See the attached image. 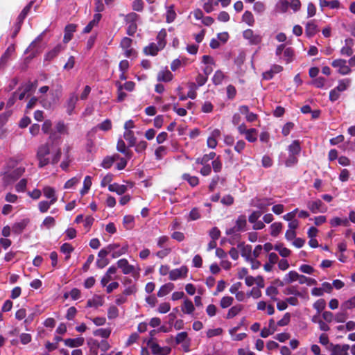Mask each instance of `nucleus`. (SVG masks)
Segmentation results:
<instances>
[{"label": "nucleus", "mask_w": 355, "mask_h": 355, "mask_svg": "<svg viewBox=\"0 0 355 355\" xmlns=\"http://www.w3.org/2000/svg\"><path fill=\"white\" fill-rule=\"evenodd\" d=\"M51 152L50 144L46 143L40 145L37 150L36 158L38 160V167L43 168L49 164H56L60 159L62 151L60 148H58L53 154L51 159L49 157Z\"/></svg>", "instance_id": "nucleus-1"}, {"label": "nucleus", "mask_w": 355, "mask_h": 355, "mask_svg": "<svg viewBox=\"0 0 355 355\" xmlns=\"http://www.w3.org/2000/svg\"><path fill=\"white\" fill-rule=\"evenodd\" d=\"M25 172V168L20 166L12 171H6L2 174V180L6 186L10 185L17 180Z\"/></svg>", "instance_id": "nucleus-2"}, {"label": "nucleus", "mask_w": 355, "mask_h": 355, "mask_svg": "<svg viewBox=\"0 0 355 355\" xmlns=\"http://www.w3.org/2000/svg\"><path fill=\"white\" fill-rule=\"evenodd\" d=\"M146 344L154 355H169L171 352V347H161L159 344L153 341L152 338H149L146 341Z\"/></svg>", "instance_id": "nucleus-3"}, {"label": "nucleus", "mask_w": 355, "mask_h": 355, "mask_svg": "<svg viewBox=\"0 0 355 355\" xmlns=\"http://www.w3.org/2000/svg\"><path fill=\"white\" fill-rule=\"evenodd\" d=\"M331 66L334 68H338V72L341 75H347L352 71L349 66L347 65V61L344 59L333 60Z\"/></svg>", "instance_id": "nucleus-4"}, {"label": "nucleus", "mask_w": 355, "mask_h": 355, "mask_svg": "<svg viewBox=\"0 0 355 355\" xmlns=\"http://www.w3.org/2000/svg\"><path fill=\"white\" fill-rule=\"evenodd\" d=\"M307 207L313 214L318 212L324 213L327 210V207L320 199L308 202Z\"/></svg>", "instance_id": "nucleus-5"}, {"label": "nucleus", "mask_w": 355, "mask_h": 355, "mask_svg": "<svg viewBox=\"0 0 355 355\" xmlns=\"http://www.w3.org/2000/svg\"><path fill=\"white\" fill-rule=\"evenodd\" d=\"M327 349L330 351H334V355H349V345L347 344L340 345L339 344L334 345L330 343Z\"/></svg>", "instance_id": "nucleus-6"}, {"label": "nucleus", "mask_w": 355, "mask_h": 355, "mask_svg": "<svg viewBox=\"0 0 355 355\" xmlns=\"http://www.w3.org/2000/svg\"><path fill=\"white\" fill-rule=\"evenodd\" d=\"M243 36L249 40L251 44L257 45L261 42L262 37L259 35H254L252 29H247L243 31Z\"/></svg>", "instance_id": "nucleus-7"}, {"label": "nucleus", "mask_w": 355, "mask_h": 355, "mask_svg": "<svg viewBox=\"0 0 355 355\" xmlns=\"http://www.w3.org/2000/svg\"><path fill=\"white\" fill-rule=\"evenodd\" d=\"M188 273V268L187 266H182L180 268H176L169 272V279L175 281L180 278L187 277Z\"/></svg>", "instance_id": "nucleus-8"}, {"label": "nucleus", "mask_w": 355, "mask_h": 355, "mask_svg": "<svg viewBox=\"0 0 355 355\" xmlns=\"http://www.w3.org/2000/svg\"><path fill=\"white\" fill-rule=\"evenodd\" d=\"M30 223V219L26 218L21 220L19 222L15 223L12 226V231L15 234H21L28 225Z\"/></svg>", "instance_id": "nucleus-9"}, {"label": "nucleus", "mask_w": 355, "mask_h": 355, "mask_svg": "<svg viewBox=\"0 0 355 355\" xmlns=\"http://www.w3.org/2000/svg\"><path fill=\"white\" fill-rule=\"evenodd\" d=\"M117 266L121 269L124 275H128L133 272L135 267L130 265L126 259H121L117 261Z\"/></svg>", "instance_id": "nucleus-10"}, {"label": "nucleus", "mask_w": 355, "mask_h": 355, "mask_svg": "<svg viewBox=\"0 0 355 355\" xmlns=\"http://www.w3.org/2000/svg\"><path fill=\"white\" fill-rule=\"evenodd\" d=\"M283 71V67L279 64H273L270 69L263 73L262 77L264 80H271L274 75Z\"/></svg>", "instance_id": "nucleus-11"}, {"label": "nucleus", "mask_w": 355, "mask_h": 355, "mask_svg": "<svg viewBox=\"0 0 355 355\" xmlns=\"http://www.w3.org/2000/svg\"><path fill=\"white\" fill-rule=\"evenodd\" d=\"M77 25L74 24H67L64 28L63 42L67 44L73 37V33L76 31Z\"/></svg>", "instance_id": "nucleus-12"}, {"label": "nucleus", "mask_w": 355, "mask_h": 355, "mask_svg": "<svg viewBox=\"0 0 355 355\" xmlns=\"http://www.w3.org/2000/svg\"><path fill=\"white\" fill-rule=\"evenodd\" d=\"M116 150L119 152L123 153L128 159H131L133 155L132 152L126 147V145L122 139H118L116 144Z\"/></svg>", "instance_id": "nucleus-13"}, {"label": "nucleus", "mask_w": 355, "mask_h": 355, "mask_svg": "<svg viewBox=\"0 0 355 355\" xmlns=\"http://www.w3.org/2000/svg\"><path fill=\"white\" fill-rule=\"evenodd\" d=\"M345 42V45L340 49V53L343 55L351 56L354 53L352 49L354 41L352 38H347Z\"/></svg>", "instance_id": "nucleus-14"}, {"label": "nucleus", "mask_w": 355, "mask_h": 355, "mask_svg": "<svg viewBox=\"0 0 355 355\" xmlns=\"http://www.w3.org/2000/svg\"><path fill=\"white\" fill-rule=\"evenodd\" d=\"M318 26L315 23L314 20L307 22L305 27V34L308 37H312L318 33Z\"/></svg>", "instance_id": "nucleus-15"}, {"label": "nucleus", "mask_w": 355, "mask_h": 355, "mask_svg": "<svg viewBox=\"0 0 355 355\" xmlns=\"http://www.w3.org/2000/svg\"><path fill=\"white\" fill-rule=\"evenodd\" d=\"M64 46L61 44H57L52 50L49 51L45 55V60L51 61L55 58L62 50Z\"/></svg>", "instance_id": "nucleus-16"}, {"label": "nucleus", "mask_w": 355, "mask_h": 355, "mask_svg": "<svg viewBox=\"0 0 355 355\" xmlns=\"http://www.w3.org/2000/svg\"><path fill=\"white\" fill-rule=\"evenodd\" d=\"M78 100V98L76 94L72 93L70 94V96L67 102V112L69 115L72 114L73 110L75 109Z\"/></svg>", "instance_id": "nucleus-17"}, {"label": "nucleus", "mask_w": 355, "mask_h": 355, "mask_svg": "<svg viewBox=\"0 0 355 355\" xmlns=\"http://www.w3.org/2000/svg\"><path fill=\"white\" fill-rule=\"evenodd\" d=\"M102 15L100 13H96L94 15L93 19L91 20L88 24L84 28L83 33H89L92 31V28L96 26L101 20Z\"/></svg>", "instance_id": "nucleus-18"}, {"label": "nucleus", "mask_w": 355, "mask_h": 355, "mask_svg": "<svg viewBox=\"0 0 355 355\" xmlns=\"http://www.w3.org/2000/svg\"><path fill=\"white\" fill-rule=\"evenodd\" d=\"M104 300L102 296L95 295L93 298L89 299L87 302V307L98 308L103 306Z\"/></svg>", "instance_id": "nucleus-19"}, {"label": "nucleus", "mask_w": 355, "mask_h": 355, "mask_svg": "<svg viewBox=\"0 0 355 355\" xmlns=\"http://www.w3.org/2000/svg\"><path fill=\"white\" fill-rule=\"evenodd\" d=\"M85 339L83 337L76 338H67L64 340V345L69 347H77L84 344Z\"/></svg>", "instance_id": "nucleus-20"}, {"label": "nucleus", "mask_w": 355, "mask_h": 355, "mask_svg": "<svg viewBox=\"0 0 355 355\" xmlns=\"http://www.w3.org/2000/svg\"><path fill=\"white\" fill-rule=\"evenodd\" d=\"M108 189L110 191L116 192L118 195H123L127 191V187L123 184L114 183L109 184Z\"/></svg>", "instance_id": "nucleus-21"}, {"label": "nucleus", "mask_w": 355, "mask_h": 355, "mask_svg": "<svg viewBox=\"0 0 355 355\" xmlns=\"http://www.w3.org/2000/svg\"><path fill=\"white\" fill-rule=\"evenodd\" d=\"M115 248H119V243L109 244L107 247L101 249L98 254V257L101 259H106V256L110 254Z\"/></svg>", "instance_id": "nucleus-22"}, {"label": "nucleus", "mask_w": 355, "mask_h": 355, "mask_svg": "<svg viewBox=\"0 0 355 355\" xmlns=\"http://www.w3.org/2000/svg\"><path fill=\"white\" fill-rule=\"evenodd\" d=\"M290 155L297 156L301 152L300 142L299 140H294L288 147Z\"/></svg>", "instance_id": "nucleus-23"}, {"label": "nucleus", "mask_w": 355, "mask_h": 355, "mask_svg": "<svg viewBox=\"0 0 355 355\" xmlns=\"http://www.w3.org/2000/svg\"><path fill=\"white\" fill-rule=\"evenodd\" d=\"M174 288V284L173 283H167L162 286L157 292V296L162 297L168 294Z\"/></svg>", "instance_id": "nucleus-24"}, {"label": "nucleus", "mask_w": 355, "mask_h": 355, "mask_svg": "<svg viewBox=\"0 0 355 355\" xmlns=\"http://www.w3.org/2000/svg\"><path fill=\"white\" fill-rule=\"evenodd\" d=\"M124 139L128 142V147H133L136 144L137 138L132 130H126L123 133Z\"/></svg>", "instance_id": "nucleus-25"}, {"label": "nucleus", "mask_w": 355, "mask_h": 355, "mask_svg": "<svg viewBox=\"0 0 355 355\" xmlns=\"http://www.w3.org/2000/svg\"><path fill=\"white\" fill-rule=\"evenodd\" d=\"M172 73L166 69L160 71L157 74V80L163 81V82H168L171 81L173 78Z\"/></svg>", "instance_id": "nucleus-26"}, {"label": "nucleus", "mask_w": 355, "mask_h": 355, "mask_svg": "<svg viewBox=\"0 0 355 355\" xmlns=\"http://www.w3.org/2000/svg\"><path fill=\"white\" fill-rule=\"evenodd\" d=\"M247 225L246 216L245 215H240L237 218L236 220L235 227L239 232H243L245 230V227Z\"/></svg>", "instance_id": "nucleus-27"}, {"label": "nucleus", "mask_w": 355, "mask_h": 355, "mask_svg": "<svg viewBox=\"0 0 355 355\" xmlns=\"http://www.w3.org/2000/svg\"><path fill=\"white\" fill-rule=\"evenodd\" d=\"M300 275L296 271L292 270L285 276L284 281L286 284H290L297 280L300 282Z\"/></svg>", "instance_id": "nucleus-28"}, {"label": "nucleus", "mask_w": 355, "mask_h": 355, "mask_svg": "<svg viewBox=\"0 0 355 355\" xmlns=\"http://www.w3.org/2000/svg\"><path fill=\"white\" fill-rule=\"evenodd\" d=\"M194 310L195 307L192 301L189 299L184 300L182 307V312L186 314H191L194 311Z\"/></svg>", "instance_id": "nucleus-29"}, {"label": "nucleus", "mask_w": 355, "mask_h": 355, "mask_svg": "<svg viewBox=\"0 0 355 355\" xmlns=\"http://www.w3.org/2000/svg\"><path fill=\"white\" fill-rule=\"evenodd\" d=\"M160 49V47L159 48L155 43H150L148 46L144 49V53L146 55L155 56L157 54Z\"/></svg>", "instance_id": "nucleus-30"}, {"label": "nucleus", "mask_w": 355, "mask_h": 355, "mask_svg": "<svg viewBox=\"0 0 355 355\" xmlns=\"http://www.w3.org/2000/svg\"><path fill=\"white\" fill-rule=\"evenodd\" d=\"M182 180L187 181L192 187L197 186L199 184V179L197 176H191L189 173H184L182 175Z\"/></svg>", "instance_id": "nucleus-31"}, {"label": "nucleus", "mask_w": 355, "mask_h": 355, "mask_svg": "<svg viewBox=\"0 0 355 355\" xmlns=\"http://www.w3.org/2000/svg\"><path fill=\"white\" fill-rule=\"evenodd\" d=\"M243 306L241 304H237L236 306L231 307L228 311V313L226 315V318L230 319L235 317L243 310Z\"/></svg>", "instance_id": "nucleus-32"}, {"label": "nucleus", "mask_w": 355, "mask_h": 355, "mask_svg": "<svg viewBox=\"0 0 355 355\" xmlns=\"http://www.w3.org/2000/svg\"><path fill=\"white\" fill-rule=\"evenodd\" d=\"M274 249L278 251L282 257H288L291 253V251L288 248L284 247L283 243H277L275 245Z\"/></svg>", "instance_id": "nucleus-33"}, {"label": "nucleus", "mask_w": 355, "mask_h": 355, "mask_svg": "<svg viewBox=\"0 0 355 355\" xmlns=\"http://www.w3.org/2000/svg\"><path fill=\"white\" fill-rule=\"evenodd\" d=\"M44 196L52 200L54 199V203L57 201V196L55 195V191L53 187H45L43 189Z\"/></svg>", "instance_id": "nucleus-34"}, {"label": "nucleus", "mask_w": 355, "mask_h": 355, "mask_svg": "<svg viewBox=\"0 0 355 355\" xmlns=\"http://www.w3.org/2000/svg\"><path fill=\"white\" fill-rule=\"evenodd\" d=\"M176 18V13L174 10V6L171 5L167 8L166 14V21L168 24L172 23Z\"/></svg>", "instance_id": "nucleus-35"}, {"label": "nucleus", "mask_w": 355, "mask_h": 355, "mask_svg": "<svg viewBox=\"0 0 355 355\" xmlns=\"http://www.w3.org/2000/svg\"><path fill=\"white\" fill-rule=\"evenodd\" d=\"M128 250V245H125L121 248H115L114 250H112V257L115 259L124 254Z\"/></svg>", "instance_id": "nucleus-36"}, {"label": "nucleus", "mask_w": 355, "mask_h": 355, "mask_svg": "<svg viewBox=\"0 0 355 355\" xmlns=\"http://www.w3.org/2000/svg\"><path fill=\"white\" fill-rule=\"evenodd\" d=\"M351 83V80L349 78H345L338 81V85L335 88L340 92H344L348 89Z\"/></svg>", "instance_id": "nucleus-37"}, {"label": "nucleus", "mask_w": 355, "mask_h": 355, "mask_svg": "<svg viewBox=\"0 0 355 355\" xmlns=\"http://www.w3.org/2000/svg\"><path fill=\"white\" fill-rule=\"evenodd\" d=\"M54 204V199L50 201H40L38 203V209L41 213H46L49 209L50 208L51 205Z\"/></svg>", "instance_id": "nucleus-38"}, {"label": "nucleus", "mask_w": 355, "mask_h": 355, "mask_svg": "<svg viewBox=\"0 0 355 355\" xmlns=\"http://www.w3.org/2000/svg\"><path fill=\"white\" fill-rule=\"evenodd\" d=\"M140 19V16L135 12H130L125 16L124 21L126 24H137Z\"/></svg>", "instance_id": "nucleus-39"}, {"label": "nucleus", "mask_w": 355, "mask_h": 355, "mask_svg": "<svg viewBox=\"0 0 355 355\" xmlns=\"http://www.w3.org/2000/svg\"><path fill=\"white\" fill-rule=\"evenodd\" d=\"M283 225L280 222L274 223L270 225V234L272 236L276 237L279 235L282 230Z\"/></svg>", "instance_id": "nucleus-40"}, {"label": "nucleus", "mask_w": 355, "mask_h": 355, "mask_svg": "<svg viewBox=\"0 0 355 355\" xmlns=\"http://www.w3.org/2000/svg\"><path fill=\"white\" fill-rule=\"evenodd\" d=\"M91 186H92V178L90 176L87 175L85 178V180L83 182V187L80 190V194L82 196H84L86 193H87L89 190L90 189Z\"/></svg>", "instance_id": "nucleus-41"}, {"label": "nucleus", "mask_w": 355, "mask_h": 355, "mask_svg": "<svg viewBox=\"0 0 355 355\" xmlns=\"http://www.w3.org/2000/svg\"><path fill=\"white\" fill-rule=\"evenodd\" d=\"M243 21L252 26L254 23V16L250 11L246 10L242 16Z\"/></svg>", "instance_id": "nucleus-42"}, {"label": "nucleus", "mask_w": 355, "mask_h": 355, "mask_svg": "<svg viewBox=\"0 0 355 355\" xmlns=\"http://www.w3.org/2000/svg\"><path fill=\"white\" fill-rule=\"evenodd\" d=\"M245 139L249 142H254L257 139V130L255 128H250L245 134Z\"/></svg>", "instance_id": "nucleus-43"}, {"label": "nucleus", "mask_w": 355, "mask_h": 355, "mask_svg": "<svg viewBox=\"0 0 355 355\" xmlns=\"http://www.w3.org/2000/svg\"><path fill=\"white\" fill-rule=\"evenodd\" d=\"M167 153V148L160 146L155 149V155L157 160H161Z\"/></svg>", "instance_id": "nucleus-44"}, {"label": "nucleus", "mask_w": 355, "mask_h": 355, "mask_svg": "<svg viewBox=\"0 0 355 355\" xmlns=\"http://www.w3.org/2000/svg\"><path fill=\"white\" fill-rule=\"evenodd\" d=\"M166 37V31L165 29H162L157 36V40L158 42V45L160 46V49H163L166 44L165 38Z\"/></svg>", "instance_id": "nucleus-45"}, {"label": "nucleus", "mask_w": 355, "mask_h": 355, "mask_svg": "<svg viewBox=\"0 0 355 355\" xmlns=\"http://www.w3.org/2000/svg\"><path fill=\"white\" fill-rule=\"evenodd\" d=\"M276 6L278 11L284 13L288 10L290 5L287 0H279Z\"/></svg>", "instance_id": "nucleus-46"}, {"label": "nucleus", "mask_w": 355, "mask_h": 355, "mask_svg": "<svg viewBox=\"0 0 355 355\" xmlns=\"http://www.w3.org/2000/svg\"><path fill=\"white\" fill-rule=\"evenodd\" d=\"M111 334L110 329H98L94 331V335L96 336H101L103 338H107Z\"/></svg>", "instance_id": "nucleus-47"}, {"label": "nucleus", "mask_w": 355, "mask_h": 355, "mask_svg": "<svg viewBox=\"0 0 355 355\" xmlns=\"http://www.w3.org/2000/svg\"><path fill=\"white\" fill-rule=\"evenodd\" d=\"M224 79V74L220 70H218L215 72L213 78L212 82L215 85H218L222 83Z\"/></svg>", "instance_id": "nucleus-48"}, {"label": "nucleus", "mask_w": 355, "mask_h": 355, "mask_svg": "<svg viewBox=\"0 0 355 355\" xmlns=\"http://www.w3.org/2000/svg\"><path fill=\"white\" fill-rule=\"evenodd\" d=\"M234 302V298L231 296L223 297L220 302V306L223 309L230 306Z\"/></svg>", "instance_id": "nucleus-49"}, {"label": "nucleus", "mask_w": 355, "mask_h": 355, "mask_svg": "<svg viewBox=\"0 0 355 355\" xmlns=\"http://www.w3.org/2000/svg\"><path fill=\"white\" fill-rule=\"evenodd\" d=\"M326 306V301L324 299H319L313 304V308L320 314Z\"/></svg>", "instance_id": "nucleus-50"}, {"label": "nucleus", "mask_w": 355, "mask_h": 355, "mask_svg": "<svg viewBox=\"0 0 355 355\" xmlns=\"http://www.w3.org/2000/svg\"><path fill=\"white\" fill-rule=\"evenodd\" d=\"M278 289L273 286H268L266 288V293L268 296H270L272 300H277L276 295L278 294Z\"/></svg>", "instance_id": "nucleus-51"}, {"label": "nucleus", "mask_w": 355, "mask_h": 355, "mask_svg": "<svg viewBox=\"0 0 355 355\" xmlns=\"http://www.w3.org/2000/svg\"><path fill=\"white\" fill-rule=\"evenodd\" d=\"M135 146V151L137 153H142L145 152L146 149L147 148L148 143L146 141L142 140V141H140L139 142H138L137 144L136 143Z\"/></svg>", "instance_id": "nucleus-52"}, {"label": "nucleus", "mask_w": 355, "mask_h": 355, "mask_svg": "<svg viewBox=\"0 0 355 355\" xmlns=\"http://www.w3.org/2000/svg\"><path fill=\"white\" fill-rule=\"evenodd\" d=\"M119 315V310L115 306H110L107 310V317L109 319H114Z\"/></svg>", "instance_id": "nucleus-53"}, {"label": "nucleus", "mask_w": 355, "mask_h": 355, "mask_svg": "<svg viewBox=\"0 0 355 355\" xmlns=\"http://www.w3.org/2000/svg\"><path fill=\"white\" fill-rule=\"evenodd\" d=\"M27 180L23 178L16 184L15 189L17 192H24L26 189Z\"/></svg>", "instance_id": "nucleus-54"}, {"label": "nucleus", "mask_w": 355, "mask_h": 355, "mask_svg": "<svg viewBox=\"0 0 355 355\" xmlns=\"http://www.w3.org/2000/svg\"><path fill=\"white\" fill-rule=\"evenodd\" d=\"M298 162V158L297 156L290 155H288V158L286 159L285 162V165L287 167H291L294 166Z\"/></svg>", "instance_id": "nucleus-55"}, {"label": "nucleus", "mask_w": 355, "mask_h": 355, "mask_svg": "<svg viewBox=\"0 0 355 355\" xmlns=\"http://www.w3.org/2000/svg\"><path fill=\"white\" fill-rule=\"evenodd\" d=\"M300 284H307L308 285H315L317 284V281L315 279H312L310 277H307L304 275H301L300 278Z\"/></svg>", "instance_id": "nucleus-56"}, {"label": "nucleus", "mask_w": 355, "mask_h": 355, "mask_svg": "<svg viewBox=\"0 0 355 355\" xmlns=\"http://www.w3.org/2000/svg\"><path fill=\"white\" fill-rule=\"evenodd\" d=\"M144 3L142 0H134L132 8L135 11L141 12L144 10Z\"/></svg>", "instance_id": "nucleus-57"}, {"label": "nucleus", "mask_w": 355, "mask_h": 355, "mask_svg": "<svg viewBox=\"0 0 355 355\" xmlns=\"http://www.w3.org/2000/svg\"><path fill=\"white\" fill-rule=\"evenodd\" d=\"M74 248L68 243H64L60 246V252L63 254H71Z\"/></svg>", "instance_id": "nucleus-58"}, {"label": "nucleus", "mask_w": 355, "mask_h": 355, "mask_svg": "<svg viewBox=\"0 0 355 355\" xmlns=\"http://www.w3.org/2000/svg\"><path fill=\"white\" fill-rule=\"evenodd\" d=\"M213 170L215 173H218L222 169V162L218 157L216 159H214L211 162Z\"/></svg>", "instance_id": "nucleus-59"}, {"label": "nucleus", "mask_w": 355, "mask_h": 355, "mask_svg": "<svg viewBox=\"0 0 355 355\" xmlns=\"http://www.w3.org/2000/svg\"><path fill=\"white\" fill-rule=\"evenodd\" d=\"M209 236L211 240H218L220 236V231L217 227H212L209 231Z\"/></svg>", "instance_id": "nucleus-60"}, {"label": "nucleus", "mask_w": 355, "mask_h": 355, "mask_svg": "<svg viewBox=\"0 0 355 355\" xmlns=\"http://www.w3.org/2000/svg\"><path fill=\"white\" fill-rule=\"evenodd\" d=\"M325 83H326V79L321 76L315 78L312 81V84L316 88H322L324 86Z\"/></svg>", "instance_id": "nucleus-61"}, {"label": "nucleus", "mask_w": 355, "mask_h": 355, "mask_svg": "<svg viewBox=\"0 0 355 355\" xmlns=\"http://www.w3.org/2000/svg\"><path fill=\"white\" fill-rule=\"evenodd\" d=\"M113 164L114 159L110 157V156H107L103 159L101 165L103 168L108 169L112 166Z\"/></svg>", "instance_id": "nucleus-62"}, {"label": "nucleus", "mask_w": 355, "mask_h": 355, "mask_svg": "<svg viewBox=\"0 0 355 355\" xmlns=\"http://www.w3.org/2000/svg\"><path fill=\"white\" fill-rule=\"evenodd\" d=\"M261 215H262V212L261 211H254L249 216L248 220L250 223H254L258 221V219L261 217Z\"/></svg>", "instance_id": "nucleus-63"}, {"label": "nucleus", "mask_w": 355, "mask_h": 355, "mask_svg": "<svg viewBox=\"0 0 355 355\" xmlns=\"http://www.w3.org/2000/svg\"><path fill=\"white\" fill-rule=\"evenodd\" d=\"M342 308L345 309H352L355 308V296L351 297L342 304Z\"/></svg>", "instance_id": "nucleus-64"}]
</instances>
